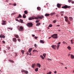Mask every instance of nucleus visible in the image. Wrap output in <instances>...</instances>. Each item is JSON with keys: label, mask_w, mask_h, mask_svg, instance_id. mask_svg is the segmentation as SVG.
<instances>
[{"label": "nucleus", "mask_w": 74, "mask_h": 74, "mask_svg": "<svg viewBox=\"0 0 74 74\" xmlns=\"http://www.w3.org/2000/svg\"><path fill=\"white\" fill-rule=\"evenodd\" d=\"M6 24L5 23V21H4V20H2V25H5Z\"/></svg>", "instance_id": "7"}, {"label": "nucleus", "mask_w": 74, "mask_h": 74, "mask_svg": "<svg viewBox=\"0 0 74 74\" xmlns=\"http://www.w3.org/2000/svg\"><path fill=\"white\" fill-rule=\"evenodd\" d=\"M9 62H11V63H14V62L12 60H9Z\"/></svg>", "instance_id": "16"}, {"label": "nucleus", "mask_w": 74, "mask_h": 74, "mask_svg": "<svg viewBox=\"0 0 74 74\" xmlns=\"http://www.w3.org/2000/svg\"><path fill=\"white\" fill-rule=\"evenodd\" d=\"M0 38H5V36L3 35V34H1L0 35Z\"/></svg>", "instance_id": "9"}, {"label": "nucleus", "mask_w": 74, "mask_h": 74, "mask_svg": "<svg viewBox=\"0 0 74 74\" xmlns=\"http://www.w3.org/2000/svg\"><path fill=\"white\" fill-rule=\"evenodd\" d=\"M56 26H58V27H59L60 26V25H57Z\"/></svg>", "instance_id": "64"}, {"label": "nucleus", "mask_w": 74, "mask_h": 74, "mask_svg": "<svg viewBox=\"0 0 74 74\" xmlns=\"http://www.w3.org/2000/svg\"><path fill=\"white\" fill-rule=\"evenodd\" d=\"M40 22V20H38L36 21V23H38V22Z\"/></svg>", "instance_id": "31"}, {"label": "nucleus", "mask_w": 74, "mask_h": 74, "mask_svg": "<svg viewBox=\"0 0 74 74\" xmlns=\"http://www.w3.org/2000/svg\"><path fill=\"white\" fill-rule=\"evenodd\" d=\"M24 13L25 14H27L28 13L27 12V10H25L24 11Z\"/></svg>", "instance_id": "22"}, {"label": "nucleus", "mask_w": 74, "mask_h": 74, "mask_svg": "<svg viewBox=\"0 0 74 74\" xmlns=\"http://www.w3.org/2000/svg\"><path fill=\"white\" fill-rule=\"evenodd\" d=\"M9 5H13V4L12 3H9Z\"/></svg>", "instance_id": "51"}, {"label": "nucleus", "mask_w": 74, "mask_h": 74, "mask_svg": "<svg viewBox=\"0 0 74 74\" xmlns=\"http://www.w3.org/2000/svg\"><path fill=\"white\" fill-rule=\"evenodd\" d=\"M64 18H65V19H68V17L67 16H64Z\"/></svg>", "instance_id": "39"}, {"label": "nucleus", "mask_w": 74, "mask_h": 74, "mask_svg": "<svg viewBox=\"0 0 74 74\" xmlns=\"http://www.w3.org/2000/svg\"><path fill=\"white\" fill-rule=\"evenodd\" d=\"M16 21H19V20H18V19L17 18L16 19Z\"/></svg>", "instance_id": "58"}, {"label": "nucleus", "mask_w": 74, "mask_h": 74, "mask_svg": "<svg viewBox=\"0 0 74 74\" xmlns=\"http://www.w3.org/2000/svg\"><path fill=\"white\" fill-rule=\"evenodd\" d=\"M65 21L66 22H67L69 21V20H68L67 19H65Z\"/></svg>", "instance_id": "32"}, {"label": "nucleus", "mask_w": 74, "mask_h": 74, "mask_svg": "<svg viewBox=\"0 0 74 74\" xmlns=\"http://www.w3.org/2000/svg\"><path fill=\"white\" fill-rule=\"evenodd\" d=\"M32 37H34L35 36V35H33V34H32Z\"/></svg>", "instance_id": "59"}, {"label": "nucleus", "mask_w": 74, "mask_h": 74, "mask_svg": "<svg viewBox=\"0 0 74 74\" xmlns=\"http://www.w3.org/2000/svg\"><path fill=\"white\" fill-rule=\"evenodd\" d=\"M49 14H48L47 13H46L45 14V16H49Z\"/></svg>", "instance_id": "17"}, {"label": "nucleus", "mask_w": 74, "mask_h": 74, "mask_svg": "<svg viewBox=\"0 0 74 74\" xmlns=\"http://www.w3.org/2000/svg\"><path fill=\"white\" fill-rule=\"evenodd\" d=\"M38 68H36V69H35V71H38Z\"/></svg>", "instance_id": "35"}, {"label": "nucleus", "mask_w": 74, "mask_h": 74, "mask_svg": "<svg viewBox=\"0 0 74 74\" xmlns=\"http://www.w3.org/2000/svg\"><path fill=\"white\" fill-rule=\"evenodd\" d=\"M29 55L30 56H32V53H30L29 54Z\"/></svg>", "instance_id": "63"}, {"label": "nucleus", "mask_w": 74, "mask_h": 74, "mask_svg": "<svg viewBox=\"0 0 74 74\" xmlns=\"http://www.w3.org/2000/svg\"><path fill=\"white\" fill-rule=\"evenodd\" d=\"M40 23H38L36 25V26H39V25H40Z\"/></svg>", "instance_id": "15"}, {"label": "nucleus", "mask_w": 74, "mask_h": 74, "mask_svg": "<svg viewBox=\"0 0 74 74\" xmlns=\"http://www.w3.org/2000/svg\"><path fill=\"white\" fill-rule=\"evenodd\" d=\"M38 38V37H37L36 36H35V39H36V40H37V38Z\"/></svg>", "instance_id": "49"}, {"label": "nucleus", "mask_w": 74, "mask_h": 74, "mask_svg": "<svg viewBox=\"0 0 74 74\" xmlns=\"http://www.w3.org/2000/svg\"><path fill=\"white\" fill-rule=\"evenodd\" d=\"M57 7H58V8H60V6H61V4H60L59 3H58L57 4Z\"/></svg>", "instance_id": "12"}, {"label": "nucleus", "mask_w": 74, "mask_h": 74, "mask_svg": "<svg viewBox=\"0 0 74 74\" xmlns=\"http://www.w3.org/2000/svg\"><path fill=\"white\" fill-rule=\"evenodd\" d=\"M23 18H26V15L25 14H23Z\"/></svg>", "instance_id": "13"}, {"label": "nucleus", "mask_w": 74, "mask_h": 74, "mask_svg": "<svg viewBox=\"0 0 74 74\" xmlns=\"http://www.w3.org/2000/svg\"><path fill=\"white\" fill-rule=\"evenodd\" d=\"M52 73V72L51 71H50L49 72L47 73V74H51Z\"/></svg>", "instance_id": "34"}, {"label": "nucleus", "mask_w": 74, "mask_h": 74, "mask_svg": "<svg viewBox=\"0 0 74 74\" xmlns=\"http://www.w3.org/2000/svg\"><path fill=\"white\" fill-rule=\"evenodd\" d=\"M61 42H59L58 43H57V44H60Z\"/></svg>", "instance_id": "53"}, {"label": "nucleus", "mask_w": 74, "mask_h": 74, "mask_svg": "<svg viewBox=\"0 0 74 74\" xmlns=\"http://www.w3.org/2000/svg\"><path fill=\"white\" fill-rule=\"evenodd\" d=\"M8 1H8V0H6V2H8Z\"/></svg>", "instance_id": "62"}, {"label": "nucleus", "mask_w": 74, "mask_h": 74, "mask_svg": "<svg viewBox=\"0 0 74 74\" xmlns=\"http://www.w3.org/2000/svg\"><path fill=\"white\" fill-rule=\"evenodd\" d=\"M27 55H29V52H28V51L27 52Z\"/></svg>", "instance_id": "61"}, {"label": "nucleus", "mask_w": 74, "mask_h": 74, "mask_svg": "<svg viewBox=\"0 0 74 74\" xmlns=\"http://www.w3.org/2000/svg\"><path fill=\"white\" fill-rule=\"evenodd\" d=\"M56 45H53L51 46L52 48H56Z\"/></svg>", "instance_id": "11"}, {"label": "nucleus", "mask_w": 74, "mask_h": 74, "mask_svg": "<svg viewBox=\"0 0 74 74\" xmlns=\"http://www.w3.org/2000/svg\"><path fill=\"white\" fill-rule=\"evenodd\" d=\"M43 56H44V57H45V56H46V53H44L43 55Z\"/></svg>", "instance_id": "30"}, {"label": "nucleus", "mask_w": 74, "mask_h": 74, "mask_svg": "<svg viewBox=\"0 0 74 74\" xmlns=\"http://www.w3.org/2000/svg\"><path fill=\"white\" fill-rule=\"evenodd\" d=\"M57 73V71H55L54 72V74H56V73Z\"/></svg>", "instance_id": "50"}, {"label": "nucleus", "mask_w": 74, "mask_h": 74, "mask_svg": "<svg viewBox=\"0 0 74 74\" xmlns=\"http://www.w3.org/2000/svg\"><path fill=\"white\" fill-rule=\"evenodd\" d=\"M62 43H63V44H66V42H64V41Z\"/></svg>", "instance_id": "48"}, {"label": "nucleus", "mask_w": 74, "mask_h": 74, "mask_svg": "<svg viewBox=\"0 0 74 74\" xmlns=\"http://www.w3.org/2000/svg\"><path fill=\"white\" fill-rule=\"evenodd\" d=\"M17 28L19 31L22 32V31H23V30H24V28L22 26H20V27L18 26Z\"/></svg>", "instance_id": "2"}, {"label": "nucleus", "mask_w": 74, "mask_h": 74, "mask_svg": "<svg viewBox=\"0 0 74 74\" xmlns=\"http://www.w3.org/2000/svg\"><path fill=\"white\" fill-rule=\"evenodd\" d=\"M37 9L39 10V11H40L41 10V8L40 7H38L37 8Z\"/></svg>", "instance_id": "19"}, {"label": "nucleus", "mask_w": 74, "mask_h": 74, "mask_svg": "<svg viewBox=\"0 0 74 74\" xmlns=\"http://www.w3.org/2000/svg\"><path fill=\"white\" fill-rule=\"evenodd\" d=\"M38 52V51L34 49L33 50V52Z\"/></svg>", "instance_id": "14"}, {"label": "nucleus", "mask_w": 74, "mask_h": 74, "mask_svg": "<svg viewBox=\"0 0 74 74\" xmlns=\"http://www.w3.org/2000/svg\"><path fill=\"white\" fill-rule=\"evenodd\" d=\"M69 19L70 20V21H71L73 20V18H72L71 17H69Z\"/></svg>", "instance_id": "21"}, {"label": "nucleus", "mask_w": 74, "mask_h": 74, "mask_svg": "<svg viewBox=\"0 0 74 74\" xmlns=\"http://www.w3.org/2000/svg\"><path fill=\"white\" fill-rule=\"evenodd\" d=\"M49 27H52V25L51 24H49Z\"/></svg>", "instance_id": "33"}, {"label": "nucleus", "mask_w": 74, "mask_h": 74, "mask_svg": "<svg viewBox=\"0 0 74 74\" xmlns=\"http://www.w3.org/2000/svg\"><path fill=\"white\" fill-rule=\"evenodd\" d=\"M68 23L69 25H70L71 24L70 22V21H68Z\"/></svg>", "instance_id": "40"}, {"label": "nucleus", "mask_w": 74, "mask_h": 74, "mask_svg": "<svg viewBox=\"0 0 74 74\" xmlns=\"http://www.w3.org/2000/svg\"><path fill=\"white\" fill-rule=\"evenodd\" d=\"M36 46H37V45L36 44H35L34 45V47H36Z\"/></svg>", "instance_id": "60"}, {"label": "nucleus", "mask_w": 74, "mask_h": 74, "mask_svg": "<svg viewBox=\"0 0 74 74\" xmlns=\"http://www.w3.org/2000/svg\"><path fill=\"white\" fill-rule=\"evenodd\" d=\"M32 51V48H30L28 50V53H30Z\"/></svg>", "instance_id": "10"}, {"label": "nucleus", "mask_w": 74, "mask_h": 74, "mask_svg": "<svg viewBox=\"0 0 74 74\" xmlns=\"http://www.w3.org/2000/svg\"><path fill=\"white\" fill-rule=\"evenodd\" d=\"M40 42H41V43H42V44H44V41H43L42 40H40Z\"/></svg>", "instance_id": "23"}, {"label": "nucleus", "mask_w": 74, "mask_h": 74, "mask_svg": "<svg viewBox=\"0 0 74 74\" xmlns=\"http://www.w3.org/2000/svg\"><path fill=\"white\" fill-rule=\"evenodd\" d=\"M21 52H22V53H23V54H24V52H25V51L23 50H21Z\"/></svg>", "instance_id": "26"}, {"label": "nucleus", "mask_w": 74, "mask_h": 74, "mask_svg": "<svg viewBox=\"0 0 74 74\" xmlns=\"http://www.w3.org/2000/svg\"><path fill=\"white\" fill-rule=\"evenodd\" d=\"M8 29H10V30H12V28L8 27Z\"/></svg>", "instance_id": "29"}, {"label": "nucleus", "mask_w": 74, "mask_h": 74, "mask_svg": "<svg viewBox=\"0 0 74 74\" xmlns=\"http://www.w3.org/2000/svg\"><path fill=\"white\" fill-rule=\"evenodd\" d=\"M51 37L53 38H58V34H54L51 36Z\"/></svg>", "instance_id": "4"}, {"label": "nucleus", "mask_w": 74, "mask_h": 74, "mask_svg": "<svg viewBox=\"0 0 74 74\" xmlns=\"http://www.w3.org/2000/svg\"><path fill=\"white\" fill-rule=\"evenodd\" d=\"M27 26H28V27H32L33 26V24H32V23H28L27 24Z\"/></svg>", "instance_id": "5"}, {"label": "nucleus", "mask_w": 74, "mask_h": 74, "mask_svg": "<svg viewBox=\"0 0 74 74\" xmlns=\"http://www.w3.org/2000/svg\"><path fill=\"white\" fill-rule=\"evenodd\" d=\"M7 48L8 50H9V49H10V47H7Z\"/></svg>", "instance_id": "44"}, {"label": "nucleus", "mask_w": 74, "mask_h": 74, "mask_svg": "<svg viewBox=\"0 0 74 74\" xmlns=\"http://www.w3.org/2000/svg\"><path fill=\"white\" fill-rule=\"evenodd\" d=\"M16 14V12H14L13 13H12V15H15V14Z\"/></svg>", "instance_id": "43"}, {"label": "nucleus", "mask_w": 74, "mask_h": 74, "mask_svg": "<svg viewBox=\"0 0 74 74\" xmlns=\"http://www.w3.org/2000/svg\"><path fill=\"white\" fill-rule=\"evenodd\" d=\"M3 52L4 53H6V51H5V50H3Z\"/></svg>", "instance_id": "56"}, {"label": "nucleus", "mask_w": 74, "mask_h": 74, "mask_svg": "<svg viewBox=\"0 0 74 74\" xmlns=\"http://www.w3.org/2000/svg\"><path fill=\"white\" fill-rule=\"evenodd\" d=\"M34 66H35V64H32V68H34Z\"/></svg>", "instance_id": "27"}, {"label": "nucleus", "mask_w": 74, "mask_h": 74, "mask_svg": "<svg viewBox=\"0 0 74 74\" xmlns=\"http://www.w3.org/2000/svg\"><path fill=\"white\" fill-rule=\"evenodd\" d=\"M40 58L42 59H44V58L43 57V56L42 55H40Z\"/></svg>", "instance_id": "25"}, {"label": "nucleus", "mask_w": 74, "mask_h": 74, "mask_svg": "<svg viewBox=\"0 0 74 74\" xmlns=\"http://www.w3.org/2000/svg\"><path fill=\"white\" fill-rule=\"evenodd\" d=\"M15 37L16 38H19V36L18 35H15Z\"/></svg>", "instance_id": "24"}, {"label": "nucleus", "mask_w": 74, "mask_h": 74, "mask_svg": "<svg viewBox=\"0 0 74 74\" xmlns=\"http://www.w3.org/2000/svg\"><path fill=\"white\" fill-rule=\"evenodd\" d=\"M20 22H21V23L23 22V20H22V19H20Z\"/></svg>", "instance_id": "36"}, {"label": "nucleus", "mask_w": 74, "mask_h": 74, "mask_svg": "<svg viewBox=\"0 0 74 74\" xmlns=\"http://www.w3.org/2000/svg\"><path fill=\"white\" fill-rule=\"evenodd\" d=\"M21 72H24L25 74H27L28 73V71L25 70H22L21 71Z\"/></svg>", "instance_id": "6"}, {"label": "nucleus", "mask_w": 74, "mask_h": 74, "mask_svg": "<svg viewBox=\"0 0 74 74\" xmlns=\"http://www.w3.org/2000/svg\"><path fill=\"white\" fill-rule=\"evenodd\" d=\"M56 17H57V18L59 17V15H58V14L56 15Z\"/></svg>", "instance_id": "45"}, {"label": "nucleus", "mask_w": 74, "mask_h": 74, "mask_svg": "<svg viewBox=\"0 0 74 74\" xmlns=\"http://www.w3.org/2000/svg\"><path fill=\"white\" fill-rule=\"evenodd\" d=\"M44 18V17L42 15H39L37 17H35V16H34L33 17H32L30 18H29V20H32V19H37L38 20V18H39V19H42L43 18Z\"/></svg>", "instance_id": "1"}, {"label": "nucleus", "mask_w": 74, "mask_h": 74, "mask_svg": "<svg viewBox=\"0 0 74 74\" xmlns=\"http://www.w3.org/2000/svg\"><path fill=\"white\" fill-rule=\"evenodd\" d=\"M13 41L14 42H16V41L17 40H16V38H13Z\"/></svg>", "instance_id": "8"}, {"label": "nucleus", "mask_w": 74, "mask_h": 74, "mask_svg": "<svg viewBox=\"0 0 74 74\" xmlns=\"http://www.w3.org/2000/svg\"><path fill=\"white\" fill-rule=\"evenodd\" d=\"M72 1L71 0H68V2H69V3H70V2H71Z\"/></svg>", "instance_id": "42"}, {"label": "nucleus", "mask_w": 74, "mask_h": 74, "mask_svg": "<svg viewBox=\"0 0 74 74\" xmlns=\"http://www.w3.org/2000/svg\"><path fill=\"white\" fill-rule=\"evenodd\" d=\"M71 59H73L74 58V56L72 55H71Z\"/></svg>", "instance_id": "18"}, {"label": "nucleus", "mask_w": 74, "mask_h": 74, "mask_svg": "<svg viewBox=\"0 0 74 74\" xmlns=\"http://www.w3.org/2000/svg\"><path fill=\"white\" fill-rule=\"evenodd\" d=\"M19 18H22V16L20 14H19Z\"/></svg>", "instance_id": "38"}, {"label": "nucleus", "mask_w": 74, "mask_h": 74, "mask_svg": "<svg viewBox=\"0 0 74 74\" xmlns=\"http://www.w3.org/2000/svg\"><path fill=\"white\" fill-rule=\"evenodd\" d=\"M37 66H38L39 67H41V65L39 64H37Z\"/></svg>", "instance_id": "20"}, {"label": "nucleus", "mask_w": 74, "mask_h": 74, "mask_svg": "<svg viewBox=\"0 0 74 74\" xmlns=\"http://www.w3.org/2000/svg\"><path fill=\"white\" fill-rule=\"evenodd\" d=\"M71 8V6L66 5H65L62 7V8H64V9H66L67 8Z\"/></svg>", "instance_id": "3"}, {"label": "nucleus", "mask_w": 74, "mask_h": 74, "mask_svg": "<svg viewBox=\"0 0 74 74\" xmlns=\"http://www.w3.org/2000/svg\"><path fill=\"white\" fill-rule=\"evenodd\" d=\"M17 40L18 41H21V39H18Z\"/></svg>", "instance_id": "47"}, {"label": "nucleus", "mask_w": 74, "mask_h": 74, "mask_svg": "<svg viewBox=\"0 0 74 74\" xmlns=\"http://www.w3.org/2000/svg\"><path fill=\"white\" fill-rule=\"evenodd\" d=\"M13 5H14V6H16V4L14 3V4H13Z\"/></svg>", "instance_id": "41"}, {"label": "nucleus", "mask_w": 74, "mask_h": 74, "mask_svg": "<svg viewBox=\"0 0 74 74\" xmlns=\"http://www.w3.org/2000/svg\"><path fill=\"white\" fill-rule=\"evenodd\" d=\"M53 23H55L56 22V20H55L53 21Z\"/></svg>", "instance_id": "46"}, {"label": "nucleus", "mask_w": 74, "mask_h": 74, "mask_svg": "<svg viewBox=\"0 0 74 74\" xmlns=\"http://www.w3.org/2000/svg\"><path fill=\"white\" fill-rule=\"evenodd\" d=\"M71 3H72V4H74V1H71Z\"/></svg>", "instance_id": "55"}, {"label": "nucleus", "mask_w": 74, "mask_h": 74, "mask_svg": "<svg viewBox=\"0 0 74 74\" xmlns=\"http://www.w3.org/2000/svg\"><path fill=\"white\" fill-rule=\"evenodd\" d=\"M67 48L69 49V50H70L71 49V47L70 46H69Z\"/></svg>", "instance_id": "28"}, {"label": "nucleus", "mask_w": 74, "mask_h": 74, "mask_svg": "<svg viewBox=\"0 0 74 74\" xmlns=\"http://www.w3.org/2000/svg\"><path fill=\"white\" fill-rule=\"evenodd\" d=\"M64 13V12L62 11V12H60V14H63Z\"/></svg>", "instance_id": "54"}, {"label": "nucleus", "mask_w": 74, "mask_h": 74, "mask_svg": "<svg viewBox=\"0 0 74 74\" xmlns=\"http://www.w3.org/2000/svg\"><path fill=\"white\" fill-rule=\"evenodd\" d=\"M59 46H60V45H57V49H59Z\"/></svg>", "instance_id": "37"}, {"label": "nucleus", "mask_w": 74, "mask_h": 74, "mask_svg": "<svg viewBox=\"0 0 74 74\" xmlns=\"http://www.w3.org/2000/svg\"><path fill=\"white\" fill-rule=\"evenodd\" d=\"M52 14L53 15H54V14H55V12H54L52 13Z\"/></svg>", "instance_id": "57"}, {"label": "nucleus", "mask_w": 74, "mask_h": 74, "mask_svg": "<svg viewBox=\"0 0 74 74\" xmlns=\"http://www.w3.org/2000/svg\"><path fill=\"white\" fill-rule=\"evenodd\" d=\"M2 42H3V44H5V42L3 40L2 41Z\"/></svg>", "instance_id": "52"}]
</instances>
